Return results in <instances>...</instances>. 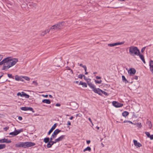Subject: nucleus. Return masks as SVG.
<instances>
[{"mask_svg":"<svg viewBox=\"0 0 153 153\" xmlns=\"http://www.w3.org/2000/svg\"><path fill=\"white\" fill-rule=\"evenodd\" d=\"M26 94V93H25L24 92H22V97H24V96H25V95Z\"/></svg>","mask_w":153,"mask_h":153,"instance_id":"79ce46f5","label":"nucleus"},{"mask_svg":"<svg viewBox=\"0 0 153 153\" xmlns=\"http://www.w3.org/2000/svg\"><path fill=\"white\" fill-rule=\"evenodd\" d=\"M108 46L109 47H113L114 46V43L112 44H108Z\"/></svg>","mask_w":153,"mask_h":153,"instance_id":"4c0bfd02","label":"nucleus"},{"mask_svg":"<svg viewBox=\"0 0 153 153\" xmlns=\"http://www.w3.org/2000/svg\"><path fill=\"white\" fill-rule=\"evenodd\" d=\"M94 91L96 93L99 94V95H102V91L99 88H96L94 90Z\"/></svg>","mask_w":153,"mask_h":153,"instance_id":"423d86ee","label":"nucleus"},{"mask_svg":"<svg viewBox=\"0 0 153 153\" xmlns=\"http://www.w3.org/2000/svg\"><path fill=\"white\" fill-rule=\"evenodd\" d=\"M50 30H51V28L50 29H47L42 32L41 33V35L44 36V35L46 34L47 33L49 32Z\"/></svg>","mask_w":153,"mask_h":153,"instance_id":"f3484780","label":"nucleus"},{"mask_svg":"<svg viewBox=\"0 0 153 153\" xmlns=\"http://www.w3.org/2000/svg\"><path fill=\"white\" fill-rule=\"evenodd\" d=\"M36 144L31 142H20L17 143L15 145L16 147L17 148L22 147L23 148H28L35 146Z\"/></svg>","mask_w":153,"mask_h":153,"instance_id":"f03ea898","label":"nucleus"},{"mask_svg":"<svg viewBox=\"0 0 153 153\" xmlns=\"http://www.w3.org/2000/svg\"><path fill=\"white\" fill-rule=\"evenodd\" d=\"M9 127H5L4 128V129L5 131H7L9 129Z\"/></svg>","mask_w":153,"mask_h":153,"instance_id":"8fccbe9b","label":"nucleus"},{"mask_svg":"<svg viewBox=\"0 0 153 153\" xmlns=\"http://www.w3.org/2000/svg\"><path fill=\"white\" fill-rule=\"evenodd\" d=\"M79 65H80V66H81V67H82V68H83V66H84V65H83L82 64H80Z\"/></svg>","mask_w":153,"mask_h":153,"instance_id":"69168bd1","label":"nucleus"},{"mask_svg":"<svg viewBox=\"0 0 153 153\" xmlns=\"http://www.w3.org/2000/svg\"><path fill=\"white\" fill-rule=\"evenodd\" d=\"M128 112L126 111H124L122 113L123 116L124 117H126L128 115Z\"/></svg>","mask_w":153,"mask_h":153,"instance_id":"412c9836","label":"nucleus"},{"mask_svg":"<svg viewBox=\"0 0 153 153\" xmlns=\"http://www.w3.org/2000/svg\"><path fill=\"white\" fill-rule=\"evenodd\" d=\"M18 119L19 120H22V118L21 117H18Z\"/></svg>","mask_w":153,"mask_h":153,"instance_id":"3c124183","label":"nucleus"},{"mask_svg":"<svg viewBox=\"0 0 153 153\" xmlns=\"http://www.w3.org/2000/svg\"><path fill=\"white\" fill-rule=\"evenodd\" d=\"M138 54L139 55H138V56H139L140 57V59L142 60H143V59H144V56L142 54H140V52L139 54Z\"/></svg>","mask_w":153,"mask_h":153,"instance_id":"bb28decb","label":"nucleus"},{"mask_svg":"<svg viewBox=\"0 0 153 153\" xmlns=\"http://www.w3.org/2000/svg\"><path fill=\"white\" fill-rule=\"evenodd\" d=\"M138 77L137 76H135L133 78V79H135L136 80H137L138 79Z\"/></svg>","mask_w":153,"mask_h":153,"instance_id":"58836bf2","label":"nucleus"},{"mask_svg":"<svg viewBox=\"0 0 153 153\" xmlns=\"http://www.w3.org/2000/svg\"><path fill=\"white\" fill-rule=\"evenodd\" d=\"M3 56L1 55H0V61L2 59Z\"/></svg>","mask_w":153,"mask_h":153,"instance_id":"603ef678","label":"nucleus"},{"mask_svg":"<svg viewBox=\"0 0 153 153\" xmlns=\"http://www.w3.org/2000/svg\"><path fill=\"white\" fill-rule=\"evenodd\" d=\"M96 78L97 79H101V77L100 76H96Z\"/></svg>","mask_w":153,"mask_h":153,"instance_id":"09e8293b","label":"nucleus"},{"mask_svg":"<svg viewBox=\"0 0 153 153\" xmlns=\"http://www.w3.org/2000/svg\"><path fill=\"white\" fill-rule=\"evenodd\" d=\"M88 119L89 120L91 123H92V121H91V119L90 118H88Z\"/></svg>","mask_w":153,"mask_h":153,"instance_id":"4d7b16f0","label":"nucleus"},{"mask_svg":"<svg viewBox=\"0 0 153 153\" xmlns=\"http://www.w3.org/2000/svg\"><path fill=\"white\" fill-rule=\"evenodd\" d=\"M83 77H85L84 75L81 74H79L78 76V77L81 79H82Z\"/></svg>","mask_w":153,"mask_h":153,"instance_id":"2f4dec72","label":"nucleus"},{"mask_svg":"<svg viewBox=\"0 0 153 153\" xmlns=\"http://www.w3.org/2000/svg\"><path fill=\"white\" fill-rule=\"evenodd\" d=\"M42 102L48 104H50L51 102V101L49 99H44L42 101Z\"/></svg>","mask_w":153,"mask_h":153,"instance_id":"a211bd4d","label":"nucleus"},{"mask_svg":"<svg viewBox=\"0 0 153 153\" xmlns=\"http://www.w3.org/2000/svg\"><path fill=\"white\" fill-rule=\"evenodd\" d=\"M145 133L146 134V135L148 137H149L150 134L149 132L146 131L145 132Z\"/></svg>","mask_w":153,"mask_h":153,"instance_id":"c9c22d12","label":"nucleus"},{"mask_svg":"<svg viewBox=\"0 0 153 153\" xmlns=\"http://www.w3.org/2000/svg\"><path fill=\"white\" fill-rule=\"evenodd\" d=\"M128 120H125L123 122V123H128Z\"/></svg>","mask_w":153,"mask_h":153,"instance_id":"0e129e2a","label":"nucleus"},{"mask_svg":"<svg viewBox=\"0 0 153 153\" xmlns=\"http://www.w3.org/2000/svg\"><path fill=\"white\" fill-rule=\"evenodd\" d=\"M149 66L150 71L153 72V61L150 60L149 62Z\"/></svg>","mask_w":153,"mask_h":153,"instance_id":"2eb2a0df","label":"nucleus"},{"mask_svg":"<svg viewBox=\"0 0 153 153\" xmlns=\"http://www.w3.org/2000/svg\"><path fill=\"white\" fill-rule=\"evenodd\" d=\"M20 109L23 111H33V109L32 108L28 107H22L20 108Z\"/></svg>","mask_w":153,"mask_h":153,"instance_id":"6e6552de","label":"nucleus"},{"mask_svg":"<svg viewBox=\"0 0 153 153\" xmlns=\"http://www.w3.org/2000/svg\"><path fill=\"white\" fill-rule=\"evenodd\" d=\"M50 138L49 137H46L44 139V141L45 143H49V142Z\"/></svg>","mask_w":153,"mask_h":153,"instance_id":"393cba45","label":"nucleus"},{"mask_svg":"<svg viewBox=\"0 0 153 153\" xmlns=\"http://www.w3.org/2000/svg\"><path fill=\"white\" fill-rule=\"evenodd\" d=\"M65 23V22H59L57 24L52 26L51 28V29L52 31L55 32L61 29L64 25Z\"/></svg>","mask_w":153,"mask_h":153,"instance_id":"20e7f679","label":"nucleus"},{"mask_svg":"<svg viewBox=\"0 0 153 153\" xmlns=\"http://www.w3.org/2000/svg\"><path fill=\"white\" fill-rule=\"evenodd\" d=\"M136 70L134 68H130L128 71V73H129L130 75L134 74L136 73Z\"/></svg>","mask_w":153,"mask_h":153,"instance_id":"9b49d317","label":"nucleus"},{"mask_svg":"<svg viewBox=\"0 0 153 153\" xmlns=\"http://www.w3.org/2000/svg\"><path fill=\"white\" fill-rule=\"evenodd\" d=\"M57 126V124L55 123L51 127L50 130H49L48 133V135H49L56 128Z\"/></svg>","mask_w":153,"mask_h":153,"instance_id":"1a4fd4ad","label":"nucleus"},{"mask_svg":"<svg viewBox=\"0 0 153 153\" xmlns=\"http://www.w3.org/2000/svg\"><path fill=\"white\" fill-rule=\"evenodd\" d=\"M49 97L50 98H52V97H53L51 95H49Z\"/></svg>","mask_w":153,"mask_h":153,"instance_id":"338daca9","label":"nucleus"},{"mask_svg":"<svg viewBox=\"0 0 153 153\" xmlns=\"http://www.w3.org/2000/svg\"><path fill=\"white\" fill-rule=\"evenodd\" d=\"M17 134V135H18V134L22 132L23 131V130L22 129H20L19 130H15Z\"/></svg>","mask_w":153,"mask_h":153,"instance_id":"5701e85b","label":"nucleus"},{"mask_svg":"<svg viewBox=\"0 0 153 153\" xmlns=\"http://www.w3.org/2000/svg\"><path fill=\"white\" fill-rule=\"evenodd\" d=\"M91 141L90 140H87V143L88 144L89 143H90Z\"/></svg>","mask_w":153,"mask_h":153,"instance_id":"13d9d810","label":"nucleus"},{"mask_svg":"<svg viewBox=\"0 0 153 153\" xmlns=\"http://www.w3.org/2000/svg\"><path fill=\"white\" fill-rule=\"evenodd\" d=\"M56 143L55 140L54 141H49L47 144V147L48 148H51L54 143Z\"/></svg>","mask_w":153,"mask_h":153,"instance_id":"ddd939ff","label":"nucleus"},{"mask_svg":"<svg viewBox=\"0 0 153 153\" xmlns=\"http://www.w3.org/2000/svg\"><path fill=\"white\" fill-rule=\"evenodd\" d=\"M133 142L134 144L137 147H140L142 146V145L140 143L137 142V140H134Z\"/></svg>","mask_w":153,"mask_h":153,"instance_id":"4468645a","label":"nucleus"},{"mask_svg":"<svg viewBox=\"0 0 153 153\" xmlns=\"http://www.w3.org/2000/svg\"><path fill=\"white\" fill-rule=\"evenodd\" d=\"M112 104L113 105L116 107H120L123 105V104L118 102L116 101H113Z\"/></svg>","mask_w":153,"mask_h":153,"instance_id":"39448f33","label":"nucleus"},{"mask_svg":"<svg viewBox=\"0 0 153 153\" xmlns=\"http://www.w3.org/2000/svg\"><path fill=\"white\" fill-rule=\"evenodd\" d=\"M17 95L18 96H20L22 97V92L21 93H20V92H18L17 94Z\"/></svg>","mask_w":153,"mask_h":153,"instance_id":"de8ad7c7","label":"nucleus"},{"mask_svg":"<svg viewBox=\"0 0 153 153\" xmlns=\"http://www.w3.org/2000/svg\"><path fill=\"white\" fill-rule=\"evenodd\" d=\"M65 135H62L61 136L58 138L56 139L55 140V141L56 143L59 142L61 141L62 140H63L65 139Z\"/></svg>","mask_w":153,"mask_h":153,"instance_id":"0eeeda50","label":"nucleus"},{"mask_svg":"<svg viewBox=\"0 0 153 153\" xmlns=\"http://www.w3.org/2000/svg\"><path fill=\"white\" fill-rule=\"evenodd\" d=\"M102 82V81L101 80H95V82L96 83L101 84V83Z\"/></svg>","mask_w":153,"mask_h":153,"instance_id":"f704fd0d","label":"nucleus"},{"mask_svg":"<svg viewBox=\"0 0 153 153\" xmlns=\"http://www.w3.org/2000/svg\"><path fill=\"white\" fill-rule=\"evenodd\" d=\"M2 143H10L11 142V141L10 140H8L7 138H4L2 139Z\"/></svg>","mask_w":153,"mask_h":153,"instance_id":"dca6fc26","label":"nucleus"},{"mask_svg":"<svg viewBox=\"0 0 153 153\" xmlns=\"http://www.w3.org/2000/svg\"><path fill=\"white\" fill-rule=\"evenodd\" d=\"M56 106H60V104L59 103H57L56 104Z\"/></svg>","mask_w":153,"mask_h":153,"instance_id":"6e6d98bb","label":"nucleus"},{"mask_svg":"<svg viewBox=\"0 0 153 153\" xmlns=\"http://www.w3.org/2000/svg\"><path fill=\"white\" fill-rule=\"evenodd\" d=\"M150 138L151 140H152L153 139V135H150L149 137Z\"/></svg>","mask_w":153,"mask_h":153,"instance_id":"c03bdc74","label":"nucleus"},{"mask_svg":"<svg viewBox=\"0 0 153 153\" xmlns=\"http://www.w3.org/2000/svg\"><path fill=\"white\" fill-rule=\"evenodd\" d=\"M7 75H8V77L9 78H13V77L12 76V75L11 74H8Z\"/></svg>","mask_w":153,"mask_h":153,"instance_id":"ea45409f","label":"nucleus"},{"mask_svg":"<svg viewBox=\"0 0 153 153\" xmlns=\"http://www.w3.org/2000/svg\"><path fill=\"white\" fill-rule=\"evenodd\" d=\"M42 96L44 97H48V95H42Z\"/></svg>","mask_w":153,"mask_h":153,"instance_id":"864d4df0","label":"nucleus"},{"mask_svg":"<svg viewBox=\"0 0 153 153\" xmlns=\"http://www.w3.org/2000/svg\"><path fill=\"white\" fill-rule=\"evenodd\" d=\"M129 53L132 56H138L140 51L138 48L134 46H132L128 48Z\"/></svg>","mask_w":153,"mask_h":153,"instance_id":"7ed1b4c3","label":"nucleus"},{"mask_svg":"<svg viewBox=\"0 0 153 153\" xmlns=\"http://www.w3.org/2000/svg\"><path fill=\"white\" fill-rule=\"evenodd\" d=\"M146 124L149 126V128H151L152 127V124L151 122L150 121H148L146 122Z\"/></svg>","mask_w":153,"mask_h":153,"instance_id":"4be33fe9","label":"nucleus"},{"mask_svg":"<svg viewBox=\"0 0 153 153\" xmlns=\"http://www.w3.org/2000/svg\"><path fill=\"white\" fill-rule=\"evenodd\" d=\"M79 85H82L83 87H87V85L86 83L85 82H84L82 81H80Z\"/></svg>","mask_w":153,"mask_h":153,"instance_id":"6ab92c4d","label":"nucleus"},{"mask_svg":"<svg viewBox=\"0 0 153 153\" xmlns=\"http://www.w3.org/2000/svg\"><path fill=\"white\" fill-rule=\"evenodd\" d=\"M68 125H71V123L70 121H68Z\"/></svg>","mask_w":153,"mask_h":153,"instance_id":"5fc2aeb1","label":"nucleus"},{"mask_svg":"<svg viewBox=\"0 0 153 153\" xmlns=\"http://www.w3.org/2000/svg\"><path fill=\"white\" fill-rule=\"evenodd\" d=\"M91 148L89 146H88L83 150V152H85L87 151H88L89 152H90L91 151Z\"/></svg>","mask_w":153,"mask_h":153,"instance_id":"b1692460","label":"nucleus"},{"mask_svg":"<svg viewBox=\"0 0 153 153\" xmlns=\"http://www.w3.org/2000/svg\"><path fill=\"white\" fill-rule=\"evenodd\" d=\"M88 74V72H87L86 71L85 72V74L87 75Z\"/></svg>","mask_w":153,"mask_h":153,"instance_id":"774afa93","label":"nucleus"},{"mask_svg":"<svg viewBox=\"0 0 153 153\" xmlns=\"http://www.w3.org/2000/svg\"><path fill=\"white\" fill-rule=\"evenodd\" d=\"M9 134L10 135H13V136H16L17 135L16 132V131H14V132H10L9 133Z\"/></svg>","mask_w":153,"mask_h":153,"instance_id":"c756f323","label":"nucleus"},{"mask_svg":"<svg viewBox=\"0 0 153 153\" xmlns=\"http://www.w3.org/2000/svg\"><path fill=\"white\" fill-rule=\"evenodd\" d=\"M83 68H84L85 72H86L87 71V68L86 66L84 65L83 66Z\"/></svg>","mask_w":153,"mask_h":153,"instance_id":"a18cd8bd","label":"nucleus"},{"mask_svg":"<svg viewBox=\"0 0 153 153\" xmlns=\"http://www.w3.org/2000/svg\"><path fill=\"white\" fill-rule=\"evenodd\" d=\"M61 131L59 129H56L54 131L52 134L56 137L58 134L61 132Z\"/></svg>","mask_w":153,"mask_h":153,"instance_id":"f8f14e48","label":"nucleus"},{"mask_svg":"<svg viewBox=\"0 0 153 153\" xmlns=\"http://www.w3.org/2000/svg\"><path fill=\"white\" fill-rule=\"evenodd\" d=\"M134 125H136L139 128H141L142 126L141 123H138L136 124H134Z\"/></svg>","mask_w":153,"mask_h":153,"instance_id":"473e14b6","label":"nucleus"},{"mask_svg":"<svg viewBox=\"0 0 153 153\" xmlns=\"http://www.w3.org/2000/svg\"><path fill=\"white\" fill-rule=\"evenodd\" d=\"M128 123H131L132 124H133V123H132V122L130 121H128Z\"/></svg>","mask_w":153,"mask_h":153,"instance_id":"680f3d73","label":"nucleus"},{"mask_svg":"<svg viewBox=\"0 0 153 153\" xmlns=\"http://www.w3.org/2000/svg\"><path fill=\"white\" fill-rule=\"evenodd\" d=\"M22 78L27 81H29L30 80V78L27 76H24L22 77Z\"/></svg>","mask_w":153,"mask_h":153,"instance_id":"72a5a7b5","label":"nucleus"},{"mask_svg":"<svg viewBox=\"0 0 153 153\" xmlns=\"http://www.w3.org/2000/svg\"><path fill=\"white\" fill-rule=\"evenodd\" d=\"M74 118V117H73V116H71V117L70 118H69V119L71 120H72Z\"/></svg>","mask_w":153,"mask_h":153,"instance_id":"bf43d9fd","label":"nucleus"},{"mask_svg":"<svg viewBox=\"0 0 153 153\" xmlns=\"http://www.w3.org/2000/svg\"><path fill=\"white\" fill-rule=\"evenodd\" d=\"M122 79L123 81L124 82H125L126 83V82H128V81L127 80V79H126L125 77L124 76H122Z\"/></svg>","mask_w":153,"mask_h":153,"instance_id":"a878e982","label":"nucleus"},{"mask_svg":"<svg viewBox=\"0 0 153 153\" xmlns=\"http://www.w3.org/2000/svg\"><path fill=\"white\" fill-rule=\"evenodd\" d=\"M33 84H34L36 85H37V84H38L36 82V81H33Z\"/></svg>","mask_w":153,"mask_h":153,"instance_id":"49530a36","label":"nucleus"},{"mask_svg":"<svg viewBox=\"0 0 153 153\" xmlns=\"http://www.w3.org/2000/svg\"><path fill=\"white\" fill-rule=\"evenodd\" d=\"M75 105H76V107L75 108H77L78 107V105H77V104L76 103H75Z\"/></svg>","mask_w":153,"mask_h":153,"instance_id":"e2e57ef3","label":"nucleus"},{"mask_svg":"<svg viewBox=\"0 0 153 153\" xmlns=\"http://www.w3.org/2000/svg\"><path fill=\"white\" fill-rule=\"evenodd\" d=\"M87 84L90 88L93 89V91L96 88L95 85L91 82H87Z\"/></svg>","mask_w":153,"mask_h":153,"instance_id":"9d476101","label":"nucleus"},{"mask_svg":"<svg viewBox=\"0 0 153 153\" xmlns=\"http://www.w3.org/2000/svg\"><path fill=\"white\" fill-rule=\"evenodd\" d=\"M146 48L145 47H144L141 50V52L143 53V52H144L145 50V49Z\"/></svg>","mask_w":153,"mask_h":153,"instance_id":"37998d69","label":"nucleus"},{"mask_svg":"<svg viewBox=\"0 0 153 153\" xmlns=\"http://www.w3.org/2000/svg\"><path fill=\"white\" fill-rule=\"evenodd\" d=\"M56 137H55L52 134L51 137L50 138L49 141H53L52 140L54 138H55Z\"/></svg>","mask_w":153,"mask_h":153,"instance_id":"c85d7f7f","label":"nucleus"},{"mask_svg":"<svg viewBox=\"0 0 153 153\" xmlns=\"http://www.w3.org/2000/svg\"><path fill=\"white\" fill-rule=\"evenodd\" d=\"M15 79L17 81H19L21 80V77L20 76H16L15 78Z\"/></svg>","mask_w":153,"mask_h":153,"instance_id":"7c9ffc66","label":"nucleus"},{"mask_svg":"<svg viewBox=\"0 0 153 153\" xmlns=\"http://www.w3.org/2000/svg\"><path fill=\"white\" fill-rule=\"evenodd\" d=\"M18 61V60L16 59H12L10 57H7L0 62V65H3L2 70H7L15 65Z\"/></svg>","mask_w":153,"mask_h":153,"instance_id":"f257e3e1","label":"nucleus"},{"mask_svg":"<svg viewBox=\"0 0 153 153\" xmlns=\"http://www.w3.org/2000/svg\"><path fill=\"white\" fill-rule=\"evenodd\" d=\"M102 94H104V95H105L106 96H107V95H108V94L107 93H106V92L104 91H102Z\"/></svg>","mask_w":153,"mask_h":153,"instance_id":"e433bc0d","label":"nucleus"},{"mask_svg":"<svg viewBox=\"0 0 153 153\" xmlns=\"http://www.w3.org/2000/svg\"><path fill=\"white\" fill-rule=\"evenodd\" d=\"M24 97L26 98H28L30 97L29 95L26 94Z\"/></svg>","mask_w":153,"mask_h":153,"instance_id":"a19ab883","label":"nucleus"},{"mask_svg":"<svg viewBox=\"0 0 153 153\" xmlns=\"http://www.w3.org/2000/svg\"><path fill=\"white\" fill-rule=\"evenodd\" d=\"M142 61L144 63H146L144 59H143V60H142Z\"/></svg>","mask_w":153,"mask_h":153,"instance_id":"052dcab7","label":"nucleus"},{"mask_svg":"<svg viewBox=\"0 0 153 153\" xmlns=\"http://www.w3.org/2000/svg\"><path fill=\"white\" fill-rule=\"evenodd\" d=\"M124 42H118L117 43H114V46H116L118 45H121L124 43Z\"/></svg>","mask_w":153,"mask_h":153,"instance_id":"aec40b11","label":"nucleus"},{"mask_svg":"<svg viewBox=\"0 0 153 153\" xmlns=\"http://www.w3.org/2000/svg\"><path fill=\"white\" fill-rule=\"evenodd\" d=\"M6 147V145L4 144H0V149L4 148Z\"/></svg>","mask_w":153,"mask_h":153,"instance_id":"cd10ccee","label":"nucleus"}]
</instances>
